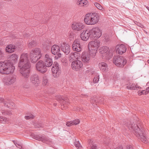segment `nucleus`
Wrapping results in <instances>:
<instances>
[{
    "label": "nucleus",
    "instance_id": "9d476101",
    "mask_svg": "<svg viewBox=\"0 0 149 149\" xmlns=\"http://www.w3.org/2000/svg\"><path fill=\"white\" fill-rule=\"evenodd\" d=\"M59 65L57 62H54L52 68V73L53 77L57 78L61 74V70L59 67Z\"/></svg>",
    "mask_w": 149,
    "mask_h": 149
},
{
    "label": "nucleus",
    "instance_id": "4be33fe9",
    "mask_svg": "<svg viewBox=\"0 0 149 149\" xmlns=\"http://www.w3.org/2000/svg\"><path fill=\"white\" fill-rule=\"evenodd\" d=\"M80 54L77 52H75L74 53H71L69 55V59L70 61L71 62L73 60L78 59L80 57Z\"/></svg>",
    "mask_w": 149,
    "mask_h": 149
},
{
    "label": "nucleus",
    "instance_id": "412c9836",
    "mask_svg": "<svg viewBox=\"0 0 149 149\" xmlns=\"http://www.w3.org/2000/svg\"><path fill=\"white\" fill-rule=\"evenodd\" d=\"M93 56L88 52H83L81 55V58L82 61L86 63H88L90 59V56Z\"/></svg>",
    "mask_w": 149,
    "mask_h": 149
},
{
    "label": "nucleus",
    "instance_id": "4d7b16f0",
    "mask_svg": "<svg viewBox=\"0 0 149 149\" xmlns=\"http://www.w3.org/2000/svg\"><path fill=\"white\" fill-rule=\"evenodd\" d=\"M45 57L46 58L47 57V54L45 55Z\"/></svg>",
    "mask_w": 149,
    "mask_h": 149
},
{
    "label": "nucleus",
    "instance_id": "a19ab883",
    "mask_svg": "<svg viewBox=\"0 0 149 149\" xmlns=\"http://www.w3.org/2000/svg\"><path fill=\"white\" fill-rule=\"evenodd\" d=\"M91 149H97V146L96 144H92L91 145Z\"/></svg>",
    "mask_w": 149,
    "mask_h": 149
},
{
    "label": "nucleus",
    "instance_id": "f03ea898",
    "mask_svg": "<svg viewBox=\"0 0 149 149\" xmlns=\"http://www.w3.org/2000/svg\"><path fill=\"white\" fill-rule=\"evenodd\" d=\"M18 58L17 54H13L10 56L9 60L0 62V73L6 74L13 73L15 69L14 63L17 62Z\"/></svg>",
    "mask_w": 149,
    "mask_h": 149
},
{
    "label": "nucleus",
    "instance_id": "6ab92c4d",
    "mask_svg": "<svg viewBox=\"0 0 149 149\" xmlns=\"http://www.w3.org/2000/svg\"><path fill=\"white\" fill-rule=\"evenodd\" d=\"M31 136L32 138L37 140L39 141H41L42 142L44 143H46V138L45 136L44 135H37L35 134H32Z\"/></svg>",
    "mask_w": 149,
    "mask_h": 149
},
{
    "label": "nucleus",
    "instance_id": "ea45409f",
    "mask_svg": "<svg viewBox=\"0 0 149 149\" xmlns=\"http://www.w3.org/2000/svg\"><path fill=\"white\" fill-rule=\"evenodd\" d=\"M91 102L93 105L95 106V105L96 104V103H97V101L95 99H92L91 100Z\"/></svg>",
    "mask_w": 149,
    "mask_h": 149
},
{
    "label": "nucleus",
    "instance_id": "3c124183",
    "mask_svg": "<svg viewBox=\"0 0 149 149\" xmlns=\"http://www.w3.org/2000/svg\"><path fill=\"white\" fill-rule=\"evenodd\" d=\"M3 101V99L2 98H0V103H1Z\"/></svg>",
    "mask_w": 149,
    "mask_h": 149
},
{
    "label": "nucleus",
    "instance_id": "dca6fc26",
    "mask_svg": "<svg viewBox=\"0 0 149 149\" xmlns=\"http://www.w3.org/2000/svg\"><path fill=\"white\" fill-rule=\"evenodd\" d=\"M72 47L74 51L79 52L81 51V47L78 40H75L72 45Z\"/></svg>",
    "mask_w": 149,
    "mask_h": 149
},
{
    "label": "nucleus",
    "instance_id": "603ef678",
    "mask_svg": "<svg viewBox=\"0 0 149 149\" xmlns=\"http://www.w3.org/2000/svg\"><path fill=\"white\" fill-rule=\"evenodd\" d=\"M13 142L14 144L16 146V144H17V143L15 141H13Z\"/></svg>",
    "mask_w": 149,
    "mask_h": 149
},
{
    "label": "nucleus",
    "instance_id": "f8f14e48",
    "mask_svg": "<svg viewBox=\"0 0 149 149\" xmlns=\"http://www.w3.org/2000/svg\"><path fill=\"white\" fill-rule=\"evenodd\" d=\"M2 81L6 85H10L15 82L16 78L13 76H8L4 77Z\"/></svg>",
    "mask_w": 149,
    "mask_h": 149
},
{
    "label": "nucleus",
    "instance_id": "393cba45",
    "mask_svg": "<svg viewBox=\"0 0 149 149\" xmlns=\"http://www.w3.org/2000/svg\"><path fill=\"white\" fill-rule=\"evenodd\" d=\"M51 51L53 54H56V52L60 51L59 47L56 45H53L52 47Z\"/></svg>",
    "mask_w": 149,
    "mask_h": 149
},
{
    "label": "nucleus",
    "instance_id": "8fccbe9b",
    "mask_svg": "<svg viewBox=\"0 0 149 149\" xmlns=\"http://www.w3.org/2000/svg\"><path fill=\"white\" fill-rule=\"evenodd\" d=\"M115 149H123V148L122 146H119L118 148H117Z\"/></svg>",
    "mask_w": 149,
    "mask_h": 149
},
{
    "label": "nucleus",
    "instance_id": "b1692460",
    "mask_svg": "<svg viewBox=\"0 0 149 149\" xmlns=\"http://www.w3.org/2000/svg\"><path fill=\"white\" fill-rule=\"evenodd\" d=\"M99 65L101 70L103 72H106L107 71V65L105 63H100Z\"/></svg>",
    "mask_w": 149,
    "mask_h": 149
},
{
    "label": "nucleus",
    "instance_id": "de8ad7c7",
    "mask_svg": "<svg viewBox=\"0 0 149 149\" xmlns=\"http://www.w3.org/2000/svg\"><path fill=\"white\" fill-rule=\"evenodd\" d=\"M47 145L48 144L50 146H52V145H51V144H52V142L50 141H48L47 140Z\"/></svg>",
    "mask_w": 149,
    "mask_h": 149
},
{
    "label": "nucleus",
    "instance_id": "f257e3e1",
    "mask_svg": "<svg viewBox=\"0 0 149 149\" xmlns=\"http://www.w3.org/2000/svg\"><path fill=\"white\" fill-rule=\"evenodd\" d=\"M30 67L28 54L24 53L22 54L19 63L18 67L21 76L23 77L22 79V81L23 82H26L28 80L29 75Z\"/></svg>",
    "mask_w": 149,
    "mask_h": 149
},
{
    "label": "nucleus",
    "instance_id": "cd10ccee",
    "mask_svg": "<svg viewBox=\"0 0 149 149\" xmlns=\"http://www.w3.org/2000/svg\"><path fill=\"white\" fill-rule=\"evenodd\" d=\"M94 5L97 9L100 10H104V8L98 3H95Z\"/></svg>",
    "mask_w": 149,
    "mask_h": 149
},
{
    "label": "nucleus",
    "instance_id": "79ce46f5",
    "mask_svg": "<svg viewBox=\"0 0 149 149\" xmlns=\"http://www.w3.org/2000/svg\"><path fill=\"white\" fill-rule=\"evenodd\" d=\"M2 113L4 115H6V114L10 115L11 113L10 112L6 111H2Z\"/></svg>",
    "mask_w": 149,
    "mask_h": 149
},
{
    "label": "nucleus",
    "instance_id": "7ed1b4c3",
    "mask_svg": "<svg viewBox=\"0 0 149 149\" xmlns=\"http://www.w3.org/2000/svg\"><path fill=\"white\" fill-rule=\"evenodd\" d=\"M129 122L125 123L124 127L128 131L130 132H133V133L137 136L140 137L141 140L143 142L146 143L148 141V139L146 136V131L140 125L130 123Z\"/></svg>",
    "mask_w": 149,
    "mask_h": 149
},
{
    "label": "nucleus",
    "instance_id": "864d4df0",
    "mask_svg": "<svg viewBox=\"0 0 149 149\" xmlns=\"http://www.w3.org/2000/svg\"><path fill=\"white\" fill-rule=\"evenodd\" d=\"M2 117H1V116H0V122H1V119Z\"/></svg>",
    "mask_w": 149,
    "mask_h": 149
},
{
    "label": "nucleus",
    "instance_id": "0eeeda50",
    "mask_svg": "<svg viewBox=\"0 0 149 149\" xmlns=\"http://www.w3.org/2000/svg\"><path fill=\"white\" fill-rule=\"evenodd\" d=\"M42 54L40 49L38 48L33 49L30 54V58L31 62L36 63L41 57Z\"/></svg>",
    "mask_w": 149,
    "mask_h": 149
},
{
    "label": "nucleus",
    "instance_id": "1a4fd4ad",
    "mask_svg": "<svg viewBox=\"0 0 149 149\" xmlns=\"http://www.w3.org/2000/svg\"><path fill=\"white\" fill-rule=\"evenodd\" d=\"M100 52L102 54V56L107 59H109L113 56L112 51L110 52L109 47L106 46H103L101 47L100 49Z\"/></svg>",
    "mask_w": 149,
    "mask_h": 149
},
{
    "label": "nucleus",
    "instance_id": "aec40b11",
    "mask_svg": "<svg viewBox=\"0 0 149 149\" xmlns=\"http://www.w3.org/2000/svg\"><path fill=\"white\" fill-rule=\"evenodd\" d=\"M60 48L62 51L66 55L68 54L70 51V46L68 45L63 42L61 45Z\"/></svg>",
    "mask_w": 149,
    "mask_h": 149
},
{
    "label": "nucleus",
    "instance_id": "4c0bfd02",
    "mask_svg": "<svg viewBox=\"0 0 149 149\" xmlns=\"http://www.w3.org/2000/svg\"><path fill=\"white\" fill-rule=\"evenodd\" d=\"M42 84L44 85H46L47 84V77L46 76L43 77Z\"/></svg>",
    "mask_w": 149,
    "mask_h": 149
},
{
    "label": "nucleus",
    "instance_id": "ddd939ff",
    "mask_svg": "<svg viewBox=\"0 0 149 149\" xmlns=\"http://www.w3.org/2000/svg\"><path fill=\"white\" fill-rule=\"evenodd\" d=\"M82 62L78 60L73 61L72 63V67L73 70L78 71L82 67Z\"/></svg>",
    "mask_w": 149,
    "mask_h": 149
},
{
    "label": "nucleus",
    "instance_id": "a18cd8bd",
    "mask_svg": "<svg viewBox=\"0 0 149 149\" xmlns=\"http://www.w3.org/2000/svg\"><path fill=\"white\" fill-rule=\"evenodd\" d=\"M104 39L107 42L108 41L110 40V38L109 36H104Z\"/></svg>",
    "mask_w": 149,
    "mask_h": 149
},
{
    "label": "nucleus",
    "instance_id": "6e6552de",
    "mask_svg": "<svg viewBox=\"0 0 149 149\" xmlns=\"http://www.w3.org/2000/svg\"><path fill=\"white\" fill-rule=\"evenodd\" d=\"M114 63L117 66L120 67H123L127 63V60L122 56H114L113 59Z\"/></svg>",
    "mask_w": 149,
    "mask_h": 149
},
{
    "label": "nucleus",
    "instance_id": "f3484780",
    "mask_svg": "<svg viewBox=\"0 0 149 149\" xmlns=\"http://www.w3.org/2000/svg\"><path fill=\"white\" fill-rule=\"evenodd\" d=\"M116 49L117 53L121 54H123L126 51V48L125 47L123 44L120 45H117L116 47Z\"/></svg>",
    "mask_w": 149,
    "mask_h": 149
},
{
    "label": "nucleus",
    "instance_id": "9b49d317",
    "mask_svg": "<svg viewBox=\"0 0 149 149\" xmlns=\"http://www.w3.org/2000/svg\"><path fill=\"white\" fill-rule=\"evenodd\" d=\"M55 97L57 101H59L61 103H63L61 105V109L63 110L65 109L66 107L69 103L68 100L66 99V98L59 95H56Z\"/></svg>",
    "mask_w": 149,
    "mask_h": 149
},
{
    "label": "nucleus",
    "instance_id": "423d86ee",
    "mask_svg": "<svg viewBox=\"0 0 149 149\" xmlns=\"http://www.w3.org/2000/svg\"><path fill=\"white\" fill-rule=\"evenodd\" d=\"M100 46V42L95 40L90 42L88 45L89 52L90 54L94 57L96 55L98 48Z\"/></svg>",
    "mask_w": 149,
    "mask_h": 149
},
{
    "label": "nucleus",
    "instance_id": "5701e85b",
    "mask_svg": "<svg viewBox=\"0 0 149 149\" xmlns=\"http://www.w3.org/2000/svg\"><path fill=\"white\" fill-rule=\"evenodd\" d=\"M16 49L15 46L14 45L10 44L6 46V52L9 53L14 52Z\"/></svg>",
    "mask_w": 149,
    "mask_h": 149
},
{
    "label": "nucleus",
    "instance_id": "2f4dec72",
    "mask_svg": "<svg viewBox=\"0 0 149 149\" xmlns=\"http://www.w3.org/2000/svg\"><path fill=\"white\" fill-rule=\"evenodd\" d=\"M134 83H130L127 86V88L128 89L134 90L135 88L134 87Z\"/></svg>",
    "mask_w": 149,
    "mask_h": 149
},
{
    "label": "nucleus",
    "instance_id": "39448f33",
    "mask_svg": "<svg viewBox=\"0 0 149 149\" xmlns=\"http://www.w3.org/2000/svg\"><path fill=\"white\" fill-rule=\"evenodd\" d=\"M99 17L98 14L95 13L87 14L84 19L85 23L88 25H93L99 21Z\"/></svg>",
    "mask_w": 149,
    "mask_h": 149
},
{
    "label": "nucleus",
    "instance_id": "e433bc0d",
    "mask_svg": "<svg viewBox=\"0 0 149 149\" xmlns=\"http://www.w3.org/2000/svg\"><path fill=\"white\" fill-rule=\"evenodd\" d=\"M72 122L73 125H76L79 123L80 121L79 119H77L72 121Z\"/></svg>",
    "mask_w": 149,
    "mask_h": 149
},
{
    "label": "nucleus",
    "instance_id": "c756f323",
    "mask_svg": "<svg viewBox=\"0 0 149 149\" xmlns=\"http://www.w3.org/2000/svg\"><path fill=\"white\" fill-rule=\"evenodd\" d=\"M36 45V42L33 40L29 42L28 44V47L30 48L34 47Z\"/></svg>",
    "mask_w": 149,
    "mask_h": 149
},
{
    "label": "nucleus",
    "instance_id": "09e8293b",
    "mask_svg": "<svg viewBox=\"0 0 149 149\" xmlns=\"http://www.w3.org/2000/svg\"><path fill=\"white\" fill-rule=\"evenodd\" d=\"M146 93H149V87H148V88H147L146 89Z\"/></svg>",
    "mask_w": 149,
    "mask_h": 149
},
{
    "label": "nucleus",
    "instance_id": "58836bf2",
    "mask_svg": "<svg viewBox=\"0 0 149 149\" xmlns=\"http://www.w3.org/2000/svg\"><path fill=\"white\" fill-rule=\"evenodd\" d=\"M34 118V116L32 115H30L29 116H25V118L26 119H32Z\"/></svg>",
    "mask_w": 149,
    "mask_h": 149
},
{
    "label": "nucleus",
    "instance_id": "5fc2aeb1",
    "mask_svg": "<svg viewBox=\"0 0 149 149\" xmlns=\"http://www.w3.org/2000/svg\"><path fill=\"white\" fill-rule=\"evenodd\" d=\"M146 8H147V9L148 10H149V7H146Z\"/></svg>",
    "mask_w": 149,
    "mask_h": 149
},
{
    "label": "nucleus",
    "instance_id": "473e14b6",
    "mask_svg": "<svg viewBox=\"0 0 149 149\" xmlns=\"http://www.w3.org/2000/svg\"><path fill=\"white\" fill-rule=\"evenodd\" d=\"M99 75H97L95 76L93 79V82L95 83H97L99 80Z\"/></svg>",
    "mask_w": 149,
    "mask_h": 149
},
{
    "label": "nucleus",
    "instance_id": "49530a36",
    "mask_svg": "<svg viewBox=\"0 0 149 149\" xmlns=\"http://www.w3.org/2000/svg\"><path fill=\"white\" fill-rule=\"evenodd\" d=\"M16 146L18 148H19V149H21L22 148V146L21 145L19 144L18 143H17V144H16Z\"/></svg>",
    "mask_w": 149,
    "mask_h": 149
},
{
    "label": "nucleus",
    "instance_id": "37998d69",
    "mask_svg": "<svg viewBox=\"0 0 149 149\" xmlns=\"http://www.w3.org/2000/svg\"><path fill=\"white\" fill-rule=\"evenodd\" d=\"M126 149H134V147L132 145H129L127 146Z\"/></svg>",
    "mask_w": 149,
    "mask_h": 149
},
{
    "label": "nucleus",
    "instance_id": "a211bd4d",
    "mask_svg": "<svg viewBox=\"0 0 149 149\" xmlns=\"http://www.w3.org/2000/svg\"><path fill=\"white\" fill-rule=\"evenodd\" d=\"M31 82L36 86H37L40 83V80L38 75L37 74L32 75L30 77Z\"/></svg>",
    "mask_w": 149,
    "mask_h": 149
},
{
    "label": "nucleus",
    "instance_id": "13d9d810",
    "mask_svg": "<svg viewBox=\"0 0 149 149\" xmlns=\"http://www.w3.org/2000/svg\"><path fill=\"white\" fill-rule=\"evenodd\" d=\"M0 45H1V44H0Z\"/></svg>",
    "mask_w": 149,
    "mask_h": 149
},
{
    "label": "nucleus",
    "instance_id": "c85d7f7f",
    "mask_svg": "<svg viewBox=\"0 0 149 149\" xmlns=\"http://www.w3.org/2000/svg\"><path fill=\"white\" fill-rule=\"evenodd\" d=\"M74 145L78 149H81L82 147L79 141L74 142Z\"/></svg>",
    "mask_w": 149,
    "mask_h": 149
},
{
    "label": "nucleus",
    "instance_id": "2eb2a0df",
    "mask_svg": "<svg viewBox=\"0 0 149 149\" xmlns=\"http://www.w3.org/2000/svg\"><path fill=\"white\" fill-rule=\"evenodd\" d=\"M84 25L81 22H74L71 25L72 29L76 31H80L85 27Z\"/></svg>",
    "mask_w": 149,
    "mask_h": 149
},
{
    "label": "nucleus",
    "instance_id": "20e7f679",
    "mask_svg": "<svg viewBox=\"0 0 149 149\" xmlns=\"http://www.w3.org/2000/svg\"><path fill=\"white\" fill-rule=\"evenodd\" d=\"M102 35L101 31L98 27L93 28L92 29L84 31L80 34L81 39L86 41L89 38L91 39H96L99 38Z\"/></svg>",
    "mask_w": 149,
    "mask_h": 149
},
{
    "label": "nucleus",
    "instance_id": "4468645a",
    "mask_svg": "<svg viewBox=\"0 0 149 149\" xmlns=\"http://www.w3.org/2000/svg\"><path fill=\"white\" fill-rule=\"evenodd\" d=\"M36 66L37 69L42 73H44L47 71V66L44 65L42 61H39L36 64Z\"/></svg>",
    "mask_w": 149,
    "mask_h": 149
},
{
    "label": "nucleus",
    "instance_id": "72a5a7b5",
    "mask_svg": "<svg viewBox=\"0 0 149 149\" xmlns=\"http://www.w3.org/2000/svg\"><path fill=\"white\" fill-rule=\"evenodd\" d=\"M138 94L139 95H146L147 93L146 90H143L141 91H139L138 92Z\"/></svg>",
    "mask_w": 149,
    "mask_h": 149
},
{
    "label": "nucleus",
    "instance_id": "c03bdc74",
    "mask_svg": "<svg viewBox=\"0 0 149 149\" xmlns=\"http://www.w3.org/2000/svg\"><path fill=\"white\" fill-rule=\"evenodd\" d=\"M66 125L68 126H70L73 125L72 121L68 122L67 123Z\"/></svg>",
    "mask_w": 149,
    "mask_h": 149
},
{
    "label": "nucleus",
    "instance_id": "f704fd0d",
    "mask_svg": "<svg viewBox=\"0 0 149 149\" xmlns=\"http://www.w3.org/2000/svg\"><path fill=\"white\" fill-rule=\"evenodd\" d=\"M2 119H1V123H8V120L7 118H2Z\"/></svg>",
    "mask_w": 149,
    "mask_h": 149
},
{
    "label": "nucleus",
    "instance_id": "bb28decb",
    "mask_svg": "<svg viewBox=\"0 0 149 149\" xmlns=\"http://www.w3.org/2000/svg\"><path fill=\"white\" fill-rule=\"evenodd\" d=\"M4 104L8 108H10L11 109L13 108L14 106V104L13 102H7L6 103L4 102Z\"/></svg>",
    "mask_w": 149,
    "mask_h": 149
},
{
    "label": "nucleus",
    "instance_id": "7c9ffc66",
    "mask_svg": "<svg viewBox=\"0 0 149 149\" xmlns=\"http://www.w3.org/2000/svg\"><path fill=\"white\" fill-rule=\"evenodd\" d=\"M53 54L56 55L54 58L56 59H57L58 58L61 57L62 56V54L60 52V51L56 52V54Z\"/></svg>",
    "mask_w": 149,
    "mask_h": 149
},
{
    "label": "nucleus",
    "instance_id": "c9c22d12",
    "mask_svg": "<svg viewBox=\"0 0 149 149\" xmlns=\"http://www.w3.org/2000/svg\"><path fill=\"white\" fill-rule=\"evenodd\" d=\"M134 87L135 88V89L134 90H137V89H141V88L138 85V84L136 83H135L134 84Z\"/></svg>",
    "mask_w": 149,
    "mask_h": 149
},
{
    "label": "nucleus",
    "instance_id": "6e6d98bb",
    "mask_svg": "<svg viewBox=\"0 0 149 149\" xmlns=\"http://www.w3.org/2000/svg\"><path fill=\"white\" fill-rule=\"evenodd\" d=\"M148 63L149 64V60H148Z\"/></svg>",
    "mask_w": 149,
    "mask_h": 149
},
{
    "label": "nucleus",
    "instance_id": "a878e982",
    "mask_svg": "<svg viewBox=\"0 0 149 149\" xmlns=\"http://www.w3.org/2000/svg\"><path fill=\"white\" fill-rule=\"evenodd\" d=\"M53 62L52 58L47 55V67H50L52 65Z\"/></svg>",
    "mask_w": 149,
    "mask_h": 149
}]
</instances>
